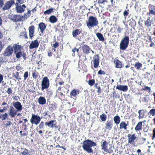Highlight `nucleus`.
Wrapping results in <instances>:
<instances>
[{
	"label": "nucleus",
	"mask_w": 155,
	"mask_h": 155,
	"mask_svg": "<svg viewBox=\"0 0 155 155\" xmlns=\"http://www.w3.org/2000/svg\"><path fill=\"white\" fill-rule=\"evenodd\" d=\"M23 16H24V18L25 20L28 17V15L26 13L24 14Z\"/></svg>",
	"instance_id": "nucleus-62"
},
{
	"label": "nucleus",
	"mask_w": 155,
	"mask_h": 155,
	"mask_svg": "<svg viewBox=\"0 0 155 155\" xmlns=\"http://www.w3.org/2000/svg\"><path fill=\"white\" fill-rule=\"evenodd\" d=\"M18 2L20 4H22L24 2V0H17Z\"/></svg>",
	"instance_id": "nucleus-63"
},
{
	"label": "nucleus",
	"mask_w": 155,
	"mask_h": 155,
	"mask_svg": "<svg viewBox=\"0 0 155 155\" xmlns=\"http://www.w3.org/2000/svg\"><path fill=\"white\" fill-rule=\"evenodd\" d=\"M98 24V21L97 19L93 16H89L88 21L86 22L87 26L89 28L96 26Z\"/></svg>",
	"instance_id": "nucleus-2"
},
{
	"label": "nucleus",
	"mask_w": 155,
	"mask_h": 155,
	"mask_svg": "<svg viewBox=\"0 0 155 155\" xmlns=\"http://www.w3.org/2000/svg\"><path fill=\"white\" fill-rule=\"evenodd\" d=\"M145 24L148 27H149L151 25V22L150 18L148 19L147 21H145Z\"/></svg>",
	"instance_id": "nucleus-44"
},
{
	"label": "nucleus",
	"mask_w": 155,
	"mask_h": 155,
	"mask_svg": "<svg viewBox=\"0 0 155 155\" xmlns=\"http://www.w3.org/2000/svg\"><path fill=\"white\" fill-rule=\"evenodd\" d=\"M122 29V28H120V27H118L117 29V31L119 33H120L121 32V31Z\"/></svg>",
	"instance_id": "nucleus-61"
},
{
	"label": "nucleus",
	"mask_w": 155,
	"mask_h": 155,
	"mask_svg": "<svg viewBox=\"0 0 155 155\" xmlns=\"http://www.w3.org/2000/svg\"><path fill=\"white\" fill-rule=\"evenodd\" d=\"M59 45V43L58 42H56L55 44L53 45V46L54 48H56Z\"/></svg>",
	"instance_id": "nucleus-57"
},
{
	"label": "nucleus",
	"mask_w": 155,
	"mask_h": 155,
	"mask_svg": "<svg viewBox=\"0 0 155 155\" xmlns=\"http://www.w3.org/2000/svg\"><path fill=\"white\" fill-rule=\"evenodd\" d=\"M98 74H105V71H102L101 70H100L98 72Z\"/></svg>",
	"instance_id": "nucleus-53"
},
{
	"label": "nucleus",
	"mask_w": 155,
	"mask_h": 155,
	"mask_svg": "<svg viewBox=\"0 0 155 155\" xmlns=\"http://www.w3.org/2000/svg\"><path fill=\"white\" fill-rule=\"evenodd\" d=\"M96 146L97 144L95 142L90 140L87 139L83 141L82 147L84 150L88 153H93V150L91 147Z\"/></svg>",
	"instance_id": "nucleus-1"
},
{
	"label": "nucleus",
	"mask_w": 155,
	"mask_h": 155,
	"mask_svg": "<svg viewBox=\"0 0 155 155\" xmlns=\"http://www.w3.org/2000/svg\"><path fill=\"white\" fill-rule=\"evenodd\" d=\"M16 56L17 58H19L21 56H22L24 58V60H26V54L24 51H19L15 53Z\"/></svg>",
	"instance_id": "nucleus-13"
},
{
	"label": "nucleus",
	"mask_w": 155,
	"mask_h": 155,
	"mask_svg": "<svg viewBox=\"0 0 155 155\" xmlns=\"http://www.w3.org/2000/svg\"><path fill=\"white\" fill-rule=\"evenodd\" d=\"M142 66V64L139 62L136 63L134 65V67H136L137 70H139Z\"/></svg>",
	"instance_id": "nucleus-41"
},
{
	"label": "nucleus",
	"mask_w": 155,
	"mask_h": 155,
	"mask_svg": "<svg viewBox=\"0 0 155 155\" xmlns=\"http://www.w3.org/2000/svg\"><path fill=\"white\" fill-rule=\"evenodd\" d=\"M17 12L19 13H21L25 11V9L22 8L21 5H20L19 7L17 8H15Z\"/></svg>",
	"instance_id": "nucleus-33"
},
{
	"label": "nucleus",
	"mask_w": 155,
	"mask_h": 155,
	"mask_svg": "<svg viewBox=\"0 0 155 155\" xmlns=\"http://www.w3.org/2000/svg\"><path fill=\"white\" fill-rule=\"evenodd\" d=\"M39 44V43L37 39H36L34 41H32L29 46V48L30 49H32L34 48H37L38 47Z\"/></svg>",
	"instance_id": "nucleus-10"
},
{
	"label": "nucleus",
	"mask_w": 155,
	"mask_h": 155,
	"mask_svg": "<svg viewBox=\"0 0 155 155\" xmlns=\"http://www.w3.org/2000/svg\"><path fill=\"white\" fill-rule=\"evenodd\" d=\"M55 123H56L55 120H51L48 122H45V125L46 126H47L50 128L53 129L54 128V124H55Z\"/></svg>",
	"instance_id": "nucleus-11"
},
{
	"label": "nucleus",
	"mask_w": 155,
	"mask_h": 155,
	"mask_svg": "<svg viewBox=\"0 0 155 155\" xmlns=\"http://www.w3.org/2000/svg\"><path fill=\"white\" fill-rule=\"evenodd\" d=\"M44 126V123L43 121H42L40 123L39 127L40 129H42L43 128Z\"/></svg>",
	"instance_id": "nucleus-52"
},
{
	"label": "nucleus",
	"mask_w": 155,
	"mask_h": 155,
	"mask_svg": "<svg viewBox=\"0 0 155 155\" xmlns=\"http://www.w3.org/2000/svg\"><path fill=\"white\" fill-rule=\"evenodd\" d=\"M93 61H99L100 57L98 54H97L93 57Z\"/></svg>",
	"instance_id": "nucleus-43"
},
{
	"label": "nucleus",
	"mask_w": 155,
	"mask_h": 155,
	"mask_svg": "<svg viewBox=\"0 0 155 155\" xmlns=\"http://www.w3.org/2000/svg\"><path fill=\"white\" fill-rule=\"evenodd\" d=\"M129 42V37L128 36H125L120 42V49L123 51L125 50L128 47Z\"/></svg>",
	"instance_id": "nucleus-3"
},
{
	"label": "nucleus",
	"mask_w": 155,
	"mask_h": 155,
	"mask_svg": "<svg viewBox=\"0 0 155 155\" xmlns=\"http://www.w3.org/2000/svg\"><path fill=\"white\" fill-rule=\"evenodd\" d=\"M21 155H30L31 153L30 151L25 148L21 147Z\"/></svg>",
	"instance_id": "nucleus-17"
},
{
	"label": "nucleus",
	"mask_w": 155,
	"mask_h": 155,
	"mask_svg": "<svg viewBox=\"0 0 155 155\" xmlns=\"http://www.w3.org/2000/svg\"><path fill=\"white\" fill-rule=\"evenodd\" d=\"M4 5L3 0H0V8L2 7Z\"/></svg>",
	"instance_id": "nucleus-59"
},
{
	"label": "nucleus",
	"mask_w": 155,
	"mask_h": 155,
	"mask_svg": "<svg viewBox=\"0 0 155 155\" xmlns=\"http://www.w3.org/2000/svg\"><path fill=\"white\" fill-rule=\"evenodd\" d=\"M113 125V121L112 120H108L105 124V127L107 129L110 130L112 127Z\"/></svg>",
	"instance_id": "nucleus-9"
},
{
	"label": "nucleus",
	"mask_w": 155,
	"mask_h": 155,
	"mask_svg": "<svg viewBox=\"0 0 155 155\" xmlns=\"http://www.w3.org/2000/svg\"><path fill=\"white\" fill-rule=\"evenodd\" d=\"M79 93V91L78 89H73L71 92L70 95L71 96H72L74 97H75L77 95H78Z\"/></svg>",
	"instance_id": "nucleus-21"
},
{
	"label": "nucleus",
	"mask_w": 155,
	"mask_h": 155,
	"mask_svg": "<svg viewBox=\"0 0 155 155\" xmlns=\"http://www.w3.org/2000/svg\"><path fill=\"white\" fill-rule=\"evenodd\" d=\"M78 56L79 57L81 61H85L87 60V58H86L85 56L84 55H81L79 54H78Z\"/></svg>",
	"instance_id": "nucleus-39"
},
{
	"label": "nucleus",
	"mask_w": 155,
	"mask_h": 155,
	"mask_svg": "<svg viewBox=\"0 0 155 155\" xmlns=\"http://www.w3.org/2000/svg\"><path fill=\"white\" fill-rule=\"evenodd\" d=\"M7 107H4L2 109H1V112L2 113L4 112L5 110V109H7Z\"/></svg>",
	"instance_id": "nucleus-64"
},
{
	"label": "nucleus",
	"mask_w": 155,
	"mask_h": 155,
	"mask_svg": "<svg viewBox=\"0 0 155 155\" xmlns=\"http://www.w3.org/2000/svg\"><path fill=\"white\" fill-rule=\"evenodd\" d=\"M127 137L128 139V143L130 144L134 142V140L136 139V137L135 136V134H134L131 135L130 134H128Z\"/></svg>",
	"instance_id": "nucleus-14"
},
{
	"label": "nucleus",
	"mask_w": 155,
	"mask_h": 155,
	"mask_svg": "<svg viewBox=\"0 0 155 155\" xmlns=\"http://www.w3.org/2000/svg\"><path fill=\"white\" fill-rule=\"evenodd\" d=\"M41 85L42 91L48 88L49 85V81L47 77H45L43 78Z\"/></svg>",
	"instance_id": "nucleus-5"
},
{
	"label": "nucleus",
	"mask_w": 155,
	"mask_h": 155,
	"mask_svg": "<svg viewBox=\"0 0 155 155\" xmlns=\"http://www.w3.org/2000/svg\"><path fill=\"white\" fill-rule=\"evenodd\" d=\"M116 89L120 91L126 92L128 90V87L127 85H117L116 87Z\"/></svg>",
	"instance_id": "nucleus-16"
},
{
	"label": "nucleus",
	"mask_w": 155,
	"mask_h": 155,
	"mask_svg": "<svg viewBox=\"0 0 155 155\" xmlns=\"http://www.w3.org/2000/svg\"><path fill=\"white\" fill-rule=\"evenodd\" d=\"M107 143L106 141H104L102 145V149L104 150L105 152H107L108 153H110V152H109V150L107 149Z\"/></svg>",
	"instance_id": "nucleus-24"
},
{
	"label": "nucleus",
	"mask_w": 155,
	"mask_h": 155,
	"mask_svg": "<svg viewBox=\"0 0 155 155\" xmlns=\"http://www.w3.org/2000/svg\"><path fill=\"white\" fill-rule=\"evenodd\" d=\"M72 35L74 38L79 41H81V37H82L83 34L80 29H77L73 30L72 31Z\"/></svg>",
	"instance_id": "nucleus-4"
},
{
	"label": "nucleus",
	"mask_w": 155,
	"mask_h": 155,
	"mask_svg": "<svg viewBox=\"0 0 155 155\" xmlns=\"http://www.w3.org/2000/svg\"><path fill=\"white\" fill-rule=\"evenodd\" d=\"M39 28L40 29L41 31L43 33L46 27V25L43 22H41L38 25Z\"/></svg>",
	"instance_id": "nucleus-19"
},
{
	"label": "nucleus",
	"mask_w": 155,
	"mask_h": 155,
	"mask_svg": "<svg viewBox=\"0 0 155 155\" xmlns=\"http://www.w3.org/2000/svg\"><path fill=\"white\" fill-rule=\"evenodd\" d=\"M96 36L100 41H104V38L103 35L101 33L97 32L96 34Z\"/></svg>",
	"instance_id": "nucleus-26"
},
{
	"label": "nucleus",
	"mask_w": 155,
	"mask_h": 155,
	"mask_svg": "<svg viewBox=\"0 0 155 155\" xmlns=\"http://www.w3.org/2000/svg\"><path fill=\"white\" fill-rule=\"evenodd\" d=\"M94 87L97 89V93L98 94H100L101 92V87L100 86L98 85V84L97 83L95 84Z\"/></svg>",
	"instance_id": "nucleus-35"
},
{
	"label": "nucleus",
	"mask_w": 155,
	"mask_h": 155,
	"mask_svg": "<svg viewBox=\"0 0 155 155\" xmlns=\"http://www.w3.org/2000/svg\"><path fill=\"white\" fill-rule=\"evenodd\" d=\"M149 13L151 14L155 15V6L150 5H149Z\"/></svg>",
	"instance_id": "nucleus-22"
},
{
	"label": "nucleus",
	"mask_w": 155,
	"mask_h": 155,
	"mask_svg": "<svg viewBox=\"0 0 155 155\" xmlns=\"http://www.w3.org/2000/svg\"><path fill=\"white\" fill-rule=\"evenodd\" d=\"M12 48L13 49V50H14L15 53L18 51L20 49V46L17 44L14 45L13 47Z\"/></svg>",
	"instance_id": "nucleus-30"
},
{
	"label": "nucleus",
	"mask_w": 155,
	"mask_h": 155,
	"mask_svg": "<svg viewBox=\"0 0 155 155\" xmlns=\"http://www.w3.org/2000/svg\"><path fill=\"white\" fill-rule=\"evenodd\" d=\"M94 66L95 68H97L99 66V61H93Z\"/></svg>",
	"instance_id": "nucleus-48"
},
{
	"label": "nucleus",
	"mask_w": 155,
	"mask_h": 155,
	"mask_svg": "<svg viewBox=\"0 0 155 155\" xmlns=\"http://www.w3.org/2000/svg\"><path fill=\"white\" fill-rule=\"evenodd\" d=\"M142 122L140 121L138 123L135 127L136 130H139L142 129Z\"/></svg>",
	"instance_id": "nucleus-32"
},
{
	"label": "nucleus",
	"mask_w": 155,
	"mask_h": 155,
	"mask_svg": "<svg viewBox=\"0 0 155 155\" xmlns=\"http://www.w3.org/2000/svg\"><path fill=\"white\" fill-rule=\"evenodd\" d=\"M28 71H26L24 73V80H26V79L28 78Z\"/></svg>",
	"instance_id": "nucleus-50"
},
{
	"label": "nucleus",
	"mask_w": 155,
	"mask_h": 155,
	"mask_svg": "<svg viewBox=\"0 0 155 155\" xmlns=\"http://www.w3.org/2000/svg\"><path fill=\"white\" fill-rule=\"evenodd\" d=\"M139 114V118H142L143 117L144 110H139L138 111Z\"/></svg>",
	"instance_id": "nucleus-40"
},
{
	"label": "nucleus",
	"mask_w": 155,
	"mask_h": 155,
	"mask_svg": "<svg viewBox=\"0 0 155 155\" xmlns=\"http://www.w3.org/2000/svg\"><path fill=\"white\" fill-rule=\"evenodd\" d=\"M41 120V118L39 116L33 114L31 119L30 121L32 124H35L37 125L40 123Z\"/></svg>",
	"instance_id": "nucleus-6"
},
{
	"label": "nucleus",
	"mask_w": 155,
	"mask_h": 155,
	"mask_svg": "<svg viewBox=\"0 0 155 155\" xmlns=\"http://www.w3.org/2000/svg\"><path fill=\"white\" fill-rule=\"evenodd\" d=\"M6 92L8 94H11L12 93V90L11 88H8Z\"/></svg>",
	"instance_id": "nucleus-55"
},
{
	"label": "nucleus",
	"mask_w": 155,
	"mask_h": 155,
	"mask_svg": "<svg viewBox=\"0 0 155 155\" xmlns=\"http://www.w3.org/2000/svg\"><path fill=\"white\" fill-rule=\"evenodd\" d=\"M100 118L102 121H105L106 120L107 115L104 113L103 114L100 115Z\"/></svg>",
	"instance_id": "nucleus-37"
},
{
	"label": "nucleus",
	"mask_w": 155,
	"mask_h": 155,
	"mask_svg": "<svg viewBox=\"0 0 155 155\" xmlns=\"http://www.w3.org/2000/svg\"><path fill=\"white\" fill-rule=\"evenodd\" d=\"M19 75V73L18 72H16V75H14L13 77H14L16 79H18V77Z\"/></svg>",
	"instance_id": "nucleus-60"
},
{
	"label": "nucleus",
	"mask_w": 155,
	"mask_h": 155,
	"mask_svg": "<svg viewBox=\"0 0 155 155\" xmlns=\"http://www.w3.org/2000/svg\"><path fill=\"white\" fill-rule=\"evenodd\" d=\"M8 116V115L7 113H5V114L2 115V117H3L2 120H6Z\"/></svg>",
	"instance_id": "nucleus-49"
},
{
	"label": "nucleus",
	"mask_w": 155,
	"mask_h": 155,
	"mask_svg": "<svg viewBox=\"0 0 155 155\" xmlns=\"http://www.w3.org/2000/svg\"><path fill=\"white\" fill-rule=\"evenodd\" d=\"M129 10H125L124 12L123 15L125 17L127 16L128 14L129 13Z\"/></svg>",
	"instance_id": "nucleus-54"
},
{
	"label": "nucleus",
	"mask_w": 155,
	"mask_h": 155,
	"mask_svg": "<svg viewBox=\"0 0 155 155\" xmlns=\"http://www.w3.org/2000/svg\"><path fill=\"white\" fill-rule=\"evenodd\" d=\"M105 2V0H99L98 2L100 7L101 8H103L104 5V3Z\"/></svg>",
	"instance_id": "nucleus-38"
},
{
	"label": "nucleus",
	"mask_w": 155,
	"mask_h": 155,
	"mask_svg": "<svg viewBox=\"0 0 155 155\" xmlns=\"http://www.w3.org/2000/svg\"><path fill=\"white\" fill-rule=\"evenodd\" d=\"M95 81L94 79H91L88 81V84L90 86H92L94 84Z\"/></svg>",
	"instance_id": "nucleus-45"
},
{
	"label": "nucleus",
	"mask_w": 155,
	"mask_h": 155,
	"mask_svg": "<svg viewBox=\"0 0 155 155\" xmlns=\"http://www.w3.org/2000/svg\"><path fill=\"white\" fill-rule=\"evenodd\" d=\"M114 63L116 65V67L117 68H122V62L118 60H117L114 61Z\"/></svg>",
	"instance_id": "nucleus-23"
},
{
	"label": "nucleus",
	"mask_w": 155,
	"mask_h": 155,
	"mask_svg": "<svg viewBox=\"0 0 155 155\" xmlns=\"http://www.w3.org/2000/svg\"><path fill=\"white\" fill-rule=\"evenodd\" d=\"M12 104L14 107L17 109V110L21 111L22 109V106L21 103L19 101L13 102Z\"/></svg>",
	"instance_id": "nucleus-12"
},
{
	"label": "nucleus",
	"mask_w": 155,
	"mask_h": 155,
	"mask_svg": "<svg viewBox=\"0 0 155 155\" xmlns=\"http://www.w3.org/2000/svg\"><path fill=\"white\" fill-rule=\"evenodd\" d=\"M15 4V1L13 0H10L7 1L3 7L2 9L4 10L9 9Z\"/></svg>",
	"instance_id": "nucleus-7"
},
{
	"label": "nucleus",
	"mask_w": 155,
	"mask_h": 155,
	"mask_svg": "<svg viewBox=\"0 0 155 155\" xmlns=\"http://www.w3.org/2000/svg\"><path fill=\"white\" fill-rule=\"evenodd\" d=\"M49 110H52L56 109V107L54 104H49L48 105Z\"/></svg>",
	"instance_id": "nucleus-36"
},
{
	"label": "nucleus",
	"mask_w": 155,
	"mask_h": 155,
	"mask_svg": "<svg viewBox=\"0 0 155 155\" xmlns=\"http://www.w3.org/2000/svg\"><path fill=\"white\" fill-rule=\"evenodd\" d=\"M3 79V76L0 74V84L2 82V83L3 82V81H2V80Z\"/></svg>",
	"instance_id": "nucleus-58"
},
{
	"label": "nucleus",
	"mask_w": 155,
	"mask_h": 155,
	"mask_svg": "<svg viewBox=\"0 0 155 155\" xmlns=\"http://www.w3.org/2000/svg\"><path fill=\"white\" fill-rule=\"evenodd\" d=\"M53 10V8H50L47 10H46V11H45L44 12V14H49L50 13H51Z\"/></svg>",
	"instance_id": "nucleus-42"
},
{
	"label": "nucleus",
	"mask_w": 155,
	"mask_h": 155,
	"mask_svg": "<svg viewBox=\"0 0 155 155\" xmlns=\"http://www.w3.org/2000/svg\"><path fill=\"white\" fill-rule=\"evenodd\" d=\"M13 49L10 46L8 47L4 52V55L5 56L9 57L13 53Z\"/></svg>",
	"instance_id": "nucleus-8"
},
{
	"label": "nucleus",
	"mask_w": 155,
	"mask_h": 155,
	"mask_svg": "<svg viewBox=\"0 0 155 155\" xmlns=\"http://www.w3.org/2000/svg\"><path fill=\"white\" fill-rule=\"evenodd\" d=\"M135 8L137 12H138L140 10V8L137 4H136L135 5Z\"/></svg>",
	"instance_id": "nucleus-51"
},
{
	"label": "nucleus",
	"mask_w": 155,
	"mask_h": 155,
	"mask_svg": "<svg viewBox=\"0 0 155 155\" xmlns=\"http://www.w3.org/2000/svg\"><path fill=\"white\" fill-rule=\"evenodd\" d=\"M82 49L84 53L88 54L89 53L90 48L86 45H83L82 47Z\"/></svg>",
	"instance_id": "nucleus-18"
},
{
	"label": "nucleus",
	"mask_w": 155,
	"mask_h": 155,
	"mask_svg": "<svg viewBox=\"0 0 155 155\" xmlns=\"http://www.w3.org/2000/svg\"><path fill=\"white\" fill-rule=\"evenodd\" d=\"M149 113L153 116H154L155 115V109L150 110Z\"/></svg>",
	"instance_id": "nucleus-46"
},
{
	"label": "nucleus",
	"mask_w": 155,
	"mask_h": 155,
	"mask_svg": "<svg viewBox=\"0 0 155 155\" xmlns=\"http://www.w3.org/2000/svg\"><path fill=\"white\" fill-rule=\"evenodd\" d=\"M25 20L24 18V16H21V17L17 19V22L19 21H23Z\"/></svg>",
	"instance_id": "nucleus-47"
},
{
	"label": "nucleus",
	"mask_w": 155,
	"mask_h": 155,
	"mask_svg": "<svg viewBox=\"0 0 155 155\" xmlns=\"http://www.w3.org/2000/svg\"><path fill=\"white\" fill-rule=\"evenodd\" d=\"M114 123L117 125L118 124L120 121V117L118 115H116L113 118Z\"/></svg>",
	"instance_id": "nucleus-28"
},
{
	"label": "nucleus",
	"mask_w": 155,
	"mask_h": 155,
	"mask_svg": "<svg viewBox=\"0 0 155 155\" xmlns=\"http://www.w3.org/2000/svg\"><path fill=\"white\" fill-rule=\"evenodd\" d=\"M58 21V19L54 15H51L49 18V21L51 23H54Z\"/></svg>",
	"instance_id": "nucleus-25"
},
{
	"label": "nucleus",
	"mask_w": 155,
	"mask_h": 155,
	"mask_svg": "<svg viewBox=\"0 0 155 155\" xmlns=\"http://www.w3.org/2000/svg\"><path fill=\"white\" fill-rule=\"evenodd\" d=\"M37 74H36V71H35L34 72H33L32 73V77L33 78L35 79H36L37 76Z\"/></svg>",
	"instance_id": "nucleus-56"
},
{
	"label": "nucleus",
	"mask_w": 155,
	"mask_h": 155,
	"mask_svg": "<svg viewBox=\"0 0 155 155\" xmlns=\"http://www.w3.org/2000/svg\"><path fill=\"white\" fill-rule=\"evenodd\" d=\"M15 110L13 107L10 106V108L9 110L8 114L9 115L11 116L12 117H14V111Z\"/></svg>",
	"instance_id": "nucleus-27"
},
{
	"label": "nucleus",
	"mask_w": 155,
	"mask_h": 155,
	"mask_svg": "<svg viewBox=\"0 0 155 155\" xmlns=\"http://www.w3.org/2000/svg\"><path fill=\"white\" fill-rule=\"evenodd\" d=\"M38 102L39 104L44 105L46 103V101L44 97L40 96L38 99Z\"/></svg>",
	"instance_id": "nucleus-20"
},
{
	"label": "nucleus",
	"mask_w": 155,
	"mask_h": 155,
	"mask_svg": "<svg viewBox=\"0 0 155 155\" xmlns=\"http://www.w3.org/2000/svg\"><path fill=\"white\" fill-rule=\"evenodd\" d=\"M20 38H28V37L27 35L26 32L25 30L24 31L21 33L20 35Z\"/></svg>",
	"instance_id": "nucleus-31"
},
{
	"label": "nucleus",
	"mask_w": 155,
	"mask_h": 155,
	"mask_svg": "<svg viewBox=\"0 0 155 155\" xmlns=\"http://www.w3.org/2000/svg\"><path fill=\"white\" fill-rule=\"evenodd\" d=\"M127 124L125 122H122L120 123V129L124 128V130H126L127 129Z\"/></svg>",
	"instance_id": "nucleus-29"
},
{
	"label": "nucleus",
	"mask_w": 155,
	"mask_h": 155,
	"mask_svg": "<svg viewBox=\"0 0 155 155\" xmlns=\"http://www.w3.org/2000/svg\"><path fill=\"white\" fill-rule=\"evenodd\" d=\"M17 15H12L10 17V19L11 20L14 22H17Z\"/></svg>",
	"instance_id": "nucleus-34"
},
{
	"label": "nucleus",
	"mask_w": 155,
	"mask_h": 155,
	"mask_svg": "<svg viewBox=\"0 0 155 155\" xmlns=\"http://www.w3.org/2000/svg\"><path fill=\"white\" fill-rule=\"evenodd\" d=\"M34 30L35 27L34 25L31 26L29 27V35L31 39L34 36Z\"/></svg>",
	"instance_id": "nucleus-15"
}]
</instances>
